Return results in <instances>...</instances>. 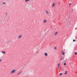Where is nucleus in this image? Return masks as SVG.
<instances>
[{
  "mask_svg": "<svg viewBox=\"0 0 77 77\" xmlns=\"http://www.w3.org/2000/svg\"><path fill=\"white\" fill-rule=\"evenodd\" d=\"M60 63H59L58 64V66H59H59H60Z\"/></svg>",
  "mask_w": 77,
  "mask_h": 77,
  "instance_id": "nucleus-18",
  "label": "nucleus"
},
{
  "mask_svg": "<svg viewBox=\"0 0 77 77\" xmlns=\"http://www.w3.org/2000/svg\"><path fill=\"white\" fill-rule=\"evenodd\" d=\"M54 5H55V4H53L52 5V7L53 8V7H54Z\"/></svg>",
  "mask_w": 77,
  "mask_h": 77,
  "instance_id": "nucleus-12",
  "label": "nucleus"
},
{
  "mask_svg": "<svg viewBox=\"0 0 77 77\" xmlns=\"http://www.w3.org/2000/svg\"><path fill=\"white\" fill-rule=\"evenodd\" d=\"M59 66H58V69H59Z\"/></svg>",
  "mask_w": 77,
  "mask_h": 77,
  "instance_id": "nucleus-22",
  "label": "nucleus"
},
{
  "mask_svg": "<svg viewBox=\"0 0 77 77\" xmlns=\"http://www.w3.org/2000/svg\"><path fill=\"white\" fill-rule=\"evenodd\" d=\"M6 15H7V14H6Z\"/></svg>",
  "mask_w": 77,
  "mask_h": 77,
  "instance_id": "nucleus-25",
  "label": "nucleus"
},
{
  "mask_svg": "<svg viewBox=\"0 0 77 77\" xmlns=\"http://www.w3.org/2000/svg\"><path fill=\"white\" fill-rule=\"evenodd\" d=\"M6 5V2H4L2 3V5Z\"/></svg>",
  "mask_w": 77,
  "mask_h": 77,
  "instance_id": "nucleus-4",
  "label": "nucleus"
},
{
  "mask_svg": "<svg viewBox=\"0 0 77 77\" xmlns=\"http://www.w3.org/2000/svg\"><path fill=\"white\" fill-rule=\"evenodd\" d=\"M37 53H38V51H37Z\"/></svg>",
  "mask_w": 77,
  "mask_h": 77,
  "instance_id": "nucleus-24",
  "label": "nucleus"
},
{
  "mask_svg": "<svg viewBox=\"0 0 77 77\" xmlns=\"http://www.w3.org/2000/svg\"><path fill=\"white\" fill-rule=\"evenodd\" d=\"M57 48L56 47H54V50H56Z\"/></svg>",
  "mask_w": 77,
  "mask_h": 77,
  "instance_id": "nucleus-11",
  "label": "nucleus"
},
{
  "mask_svg": "<svg viewBox=\"0 0 77 77\" xmlns=\"http://www.w3.org/2000/svg\"><path fill=\"white\" fill-rule=\"evenodd\" d=\"M2 53H3V54H6V51H2Z\"/></svg>",
  "mask_w": 77,
  "mask_h": 77,
  "instance_id": "nucleus-5",
  "label": "nucleus"
},
{
  "mask_svg": "<svg viewBox=\"0 0 77 77\" xmlns=\"http://www.w3.org/2000/svg\"><path fill=\"white\" fill-rule=\"evenodd\" d=\"M65 74H67V71H66V72L64 73V75H65Z\"/></svg>",
  "mask_w": 77,
  "mask_h": 77,
  "instance_id": "nucleus-16",
  "label": "nucleus"
},
{
  "mask_svg": "<svg viewBox=\"0 0 77 77\" xmlns=\"http://www.w3.org/2000/svg\"><path fill=\"white\" fill-rule=\"evenodd\" d=\"M58 32H56L55 34H54V35H57V33Z\"/></svg>",
  "mask_w": 77,
  "mask_h": 77,
  "instance_id": "nucleus-8",
  "label": "nucleus"
},
{
  "mask_svg": "<svg viewBox=\"0 0 77 77\" xmlns=\"http://www.w3.org/2000/svg\"><path fill=\"white\" fill-rule=\"evenodd\" d=\"M60 75H62V73H60L59 74Z\"/></svg>",
  "mask_w": 77,
  "mask_h": 77,
  "instance_id": "nucleus-13",
  "label": "nucleus"
},
{
  "mask_svg": "<svg viewBox=\"0 0 77 77\" xmlns=\"http://www.w3.org/2000/svg\"><path fill=\"white\" fill-rule=\"evenodd\" d=\"M71 5V3L69 4V5Z\"/></svg>",
  "mask_w": 77,
  "mask_h": 77,
  "instance_id": "nucleus-23",
  "label": "nucleus"
},
{
  "mask_svg": "<svg viewBox=\"0 0 77 77\" xmlns=\"http://www.w3.org/2000/svg\"><path fill=\"white\" fill-rule=\"evenodd\" d=\"M73 42H75V40H73Z\"/></svg>",
  "mask_w": 77,
  "mask_h": 77,
  "instance_id": "nucleus-21",
  "label": "nucleus"
},
{
  "mask_svg": "<svg viewBox=\"0 0 77 77\" xmlns=\"http://www.w3.org/2000/svg\"><path fill=\"white\" fill-rule=\"evenodd\" d=\"M22 37V35H19L18 37V39H21Z\"/></svg>",
  "mask_w": 77,
  "mask_h": 77,
  "instance_id": "nucleus-2",
  "label": "nucleus"
},
{
  "mask_svg": "<svg viewBox=\"0 0 77 77\" xmlns=\"http://www.w3.org/2000/svg\"><path fill=\"white\" fill-rule=\"evenodd\" d=\"M46 12L47 14H48V11H46Z\"/></svg>",
  "mask_w": 77,
  "mask_h": 77,
  "instance_id": "nucleus-17",
  "label": "nucleus"
},
{
  "mask_svg": "<svg viewBox=\"0 0 77 77\" xmlns=\"http://www.w3.org/2000/svg\"><path fill=\"white\" fill-rule=\"evenodd\" d=\"M16 71V70H13L11 71V74H13V73H14V72H15V71Z\"/></svg>",
  "mask_w": 77,
  "mask_h": 77,
  "instance_id": "nucleus-1",
  "label": "nucleus"
},
{
  "mask_svg": "<svg viewBox=\"0 0 77 77\" xmlns=\"http://www.w3.org/2000/svg\"><path fill=\"white\" fill-rule=\"evenodd\" d=\"M47 20H44V23H47Z\"/></svg>",
  "mask_w": 77,
  "mask_h": 77,
  "instance_id": "nucleus-7",
  "label": "nucleus"
},
{
  "mask_svg": "<svg viewBox=\"0 0 77 77\" xmlns=\"http://www.w3.org/2000/svg\"><path fill=\"white\" fill-rule=\"evenodd\" d=\"M44 54H45V56H46V57H47V56H48V54L47 53H44Z\"/></svg>",
  "mask_w": 77,
  "mask_h": 77,
  "instance_id": "nucleus-3",
  "label": "nucleus"
},
{
  "mask_svg": "<svg viewBox=\"0 0 77 77\" xmlns=\"http://www.w3.org/2000/svg\"><path fill=\"white\" fill-rule=\"evenodd\" d=\"M75 54L76 55H77V52H75Z\"/></svg>",
  "mask_w": 77,
  "mask_h": 77,
  "instance_id": "nucleus-19",
  "label": "nucleus"
},
{
  "mask_svg": "<svg viewBox=\"0 0 77 77\" xmlns=\"http://www.w3.org/2000/svg\"><path fill=\"white\" fill-rule=\"evenodd\" d=\"M64 65H66V63H64Z\"/></svg>",
  "mask_w": 77,
  "mask_h": 77,
  "instance_id": "nucleus-20",
  "label": "nucleus"
},
{
  "mask_svg": "<svg viewBox=\"0 0 77 77\" xmlns=\"http://www.w3.org/2000/svg\"><path fill=\"white\" fill-rule=\"evenodd\" d=\"M64 59V58H63V57H61V60H63V59Z\"/></svg>",
  "mask_w": 77,
  "mask_h": 77,
  "instance_id": "nucleus-10",
  "label": "nucleus"
},
{
  "mask_svg": "<svg viewBox=\"0 0 77 77\" xmlns=\"http://www.w3.org/2000/svg\"><path fill=\"white\" fill-rule=\"evenodd\" d=\"M62 53L63 54V55H65V53H64V52L63 51H62Z\"/></svg>",
  "mask_w": 77,
  "mask_h": 77,
  "instance_id": "nucleus-6",
  "label": "nucleus"
},
{
  "mask_svg": "<svg viewBox=\"0 0 77 77\" xmlns=\"http://www.w3.org/2000/svg\"><path fill=\"white\" fill-rule=\"evenodd\" d=\"M29 1H30V0H26L25 2H29Z\"/></svg>",
  "mask_w": 77,
  "mask_h": 77,
  "instance_id": "nucleus-9",
  "label": "nucleus"
},
{
  "mask_svg": "<svg viewBox=\"0 0 77 77\" xmlns=\"http://www.w3.org/2000/svg\"><path fill=\"white\" fill-rule=\"evenodd\" d=\"M2 59H0V62H2Z\"/></svg>",
  "mask_w": 77,
  "mask_h": 77,
  "instance_id": "nucleus-15",
  "label": "nucleus"
},
{
  "mask_svg": "<svg viewBox=\"0 0 77 77\" xmlns=\"http://www.w3.org/2000/svg\"><path fill=\"white\" fill-rule=\"evenodd\" d=\"M21 72H20V73H19L17 74L18 75H19V74H20V73H21Z\"/></svg>",
  "mask_w": 77,
  "mask_h": 77,
  "instance_id": "nucleus-14",
  "label": "nucleus"
}]
</instances>
